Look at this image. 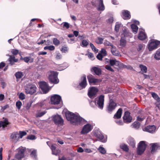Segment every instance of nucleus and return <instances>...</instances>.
I'll return each mask as SVG.
<instances>
[{
    "label": "nucleus",
    "mask_w": 160,
    "mask_h": 160,
    "mask_svg": "<svg viewBox=\"0 0 160 160\" xmlns=\"http://www.w3.org/2000/svg\"><path fill=\"white\" fill-rule=\"evenodd\" d=\"M65 116L68 120L74 125L80 124L83 122L84 120L79 115H76L74 113L69 111H67L65 113Z\"/></svg>",
    "instance_id": "nucleus-1"
},
{
    "label": "nucleus",
    "mask_w": 160,
    "mask_h": 160,
    "mask_svg": "<svg viewBox=\"0 0 160 160\" xmlns=\"http://www.w3.org/2000/svg\"><path fill=\"white\" fill-rule=\"evenodd\" d=\"M147 146V142L145 141H141L138 144L137 148V154L138 155L142 154L145 151Z\"/></svg>",
    "instance_id": "nucleus-2"
},
{
    "label": "nucleus",
    "mask_w": 160,
    "mask_h": 160,
    "mask_svg": "<svg viewBox=\"0 0 160 160\" xmlns=\"http://www.w3.org/2000/svg\"><path fill=\"white\" fill-rule=\"evenodd\" d=\"M27 134L25 131H20L19 132V134L17 132L12 133L11 135V138L12 139L14 142L16 143L19 138H22L23 136L26 135Z\"/></svg>",
    "instance_id": "nucleus-3"
},
{
    "label": "nucleus",
    "mask_w": 160,
    "mask_h": 160,
    "mask_svg": "<svg viewBox=\"0 0 160 160\" xmlns=\"http://www.w3.org/2000/svg\"><path fill=\"white\" fill-rule=\"evenodd\" d=\"M92 3L93 6L97 7L98 10L103 11L105 9L103 0H92Z\"/></svg>",
    "instance_id": "nucleus-4"
},
{
    "label": "nucleus",
    "mask_w": 160,
    "mask_h": 160,
    "mask_svg": "<svg viewBox=\"0 0 160 160\" xmlns=\"http://www.w3.org/2000/svg\"><path fill=\"white\" fill-rule=\"evenodd\" d=\"M58 73L55 71H52L49 74L48 79L51 82L54 84H57L59 82V80L57 77Z\"/></svg>",
    "instance_id": "nucleus-5"
},
{
    "label": "nucleus",
    "mask_w": 160,
    "mask_h": 160,
    "mask_svg": "<svg viewBox=\"0 0 160 160\" xmlns=\"http://www.w3.org/2000/svg\"><path fill=\"white\" fill-rule=\"evenodd\" d=\"M37 89V88L35 85L28 84L25 87V92L27 94L32 95L36 92Z\"/></svg>",
    "instance_id": "nucleus-6"
},
{
    "label": "nucleus",
    "mask_w": 160,
    "mask_h": 160,
    "mask_svg": "<svg viewBox=\"0 0 160 160\" xmlns=\"http://www.w3.org/2000/svg\"><path fill=\"white\" fill-rule=\"evenodd\" d=\"M25 148L22 147H19L18 149V152L15 155L16 158L20 160L24 158L25 156Z\"/></svg>",
    "instance_id": "nucleus-7"
},
{
    "label": "nucleus",
    "mask_w": 160,
    "mask_h": 160,
    "mask_svg": "<svg viewBox=\"0 0 160 160\" xmlns=\"http://www.w3.org/2000/svg\"><path fill=\"white\" fill-rule=\"evenodd\" d=\"M94 135L102 142H106L107 138H104L103 135L99 129H97L94 130Z\"/></svg>",
    "instance_id": "nucleus-8"
},
{
    "label": "nucleus",
    "mask_w": 160,
    "mask_h": 160,
    "mask_svg": "<svg viewBox=\"0 0 160 160\" xmlns=\"http://www.w3.org/2000/svg\"><path fill=\"white\" fill-rule=\"evenodd\" d=\"M160 44L159 41L152 40H151L150 43L148 44V49L150 51H152L157 48L158 46Z\"/></svg>",
    "instance_id": "nucleus-9"
},
{
    "label": "nucleus",
    "mask_w": 160,
    "mask_h": 160,
    "mask_svg": "<svg viewBox=\"0 0 160 160\" xmlns=\"http://www.w3.org/2000/svg\"><path fill=\"white\" fill-rule=\"evenodd\" d=\"M98 90L95 87H91L88 90V95L90 98H93L95 97L97 92H98Z\"/></svg>",
    "instance_id": "nucleus-10"
},
{
    "label": "nucleus",
    "mask_w": 160,
    "mask_h": 160,
    "mask_svg": "<svg viewBox=\"0 0 160 160\" xmlns=\"http://www.w3.org/2000/svg\"><path fill=\"white\" fill-rule=\"evenodd\" d=\"M61 100V97L57 94L52 96L51 98V103L52 104H59Z\"/></svg>",
    "instance_id": "nucleus-11"
},
{
    "label": "nucleus",
    "mask_w": 160,
    "mask_h": 160,
    "mask_svg": "<svg viewBox=\"0 0 160 160\" xmlns=\"http://www.w3.org/2000/svg\"><path fill=\"white\" fill-rule=\"evenodd\" d=\"M92 129V126L89 124H87L84 126L81 132L82 134H85L88 133Z\"/></svg>",
    "instance_id": "nucleus-12"
},
{
    "label": "nucleus",
    "mask_w": 160,
    "mask_h": 160,
    "mask_svg": "<svg viewBox=\"0 0 160 160\" xmlns=\"http://www.w3.org/2000/svg\"><path fill=\"white\" fill-rule=\"evenodd\" d=\"M117 106V104L112 99H110L107 107V110L108 112H111L115 109Z\"/></svg>",
    "instance_id": "nucleus-13"
},
{
    "label": "nucleus",
    "mask_w": 160,
    "mask_h": 160,
    "mask_svg": "<svg viewBox=\"0 0 160 160\" xmlns=\"http://www.w3.org/2000/svg\"><path fill=\"white\" fill-rule=\"evenodd\" d=\"M53 120L55 123L57 125H62L63 124V120L61 117L58 115L54 116Z\"/></svg>",
    "instance_id": "nucleus-14"
},
{
    "label": "nucleus",
    "mask_w": 160,
    "mask_h": 160,
    "mask_svg": "<svg viewBox=\"0 0 160 160\" xmlns=\"http://www.w3.org/2000/svg\"><path fill=\"white\" fill-rule=\"evenodd\" d=\"M39 86L44 93H46L48 92L49 90L48 86L46 82H41L39 83Z\"/></svg>",
    "instance_id": "nucleus-15"
},
{
    "label": "nucleus",
    "mask_w": 160,
    "mask_h": 160,
    "mask_svg": "<svg viewBox=\"0 0 160 160\" xmlns=\"http://www.w3.org/2000/svg\"><path fill=\"white\" fill-rule=\"evenodd\" d=\"M123 118L124 122L127 123L131 122L132 119V117L130 115V113L128 111L125 112Z\"/></svg>",
    "instance_id": "nucleus-16"
},
{
    "label": "nucleus",
    "mask_w": 160,
    "mask_h": 160,
    "mask_svg": "<svg viewBox=\"0 0 160 160\" xmlns=\"http://www.w3.org/2000/svg\"><path fill=\"white\" fill-rule=\"evenodd\" d=\"M104 96L103 95H101L99 97L98 100L97 102V105L100 109H102L103 108Z\"/></svg>",
    "instance_id": "nucleus-17"
},
{
    "label": "nucleus",
    "mask_w": 160,
    "mask_h": 160,
    "mask_svg": "<svg viewBox=\"0 0 160 160\" xmlns=\"http://www.w3.org/2000/svg\"><path fill=\"white\" fill-rule=\"evenodd\" d=\"M88 78L89 82L90 84H95L96 83L99 82L101 81L100 79L94 78L91 75L88 76Z\"/></svg>",
    "instance_id": "nucleus-18"
},
{
    "label": "nucleus",
    "mask_w": 160,
    "mask_h": 160,
    "mask_svg": "<svg viewBox=\"0 0 160 160\" xmlns=\"http://www.w3.org/2000/svg\"><path fill=\"white\" fill-rule=\"evenodd\" d=\"M2 119L3 120L0 121V128H4L9 125V122L7 118H3Z\"/></svg>",
    "instance_id": "nucleus-19"
},
{
    "label": "nucleus",
    "mask_w": 160,
    "mask_h": 160,
    "mask_svg": "<svg viewBox=\"0 0 160 160\" xmlns=\"http://www.w3.org/2000/svg\"><path fill=\"white\" fill-rule=\"evenodd\" d=\"M156 128L155 126L152 125L148 126L144 128V131L150 133H153L156 130Z\"/></svg>",
    "instance_id": "nucleus-20"
},
{
    "label": "nucleus",
    "mask_w": 160,
    "mask_h": 160,
    "mask_svg": "<svg viewBox=\"0 0 160 160\" xmlns=\"http://www.w3.org/2000/svg\"><path fill=\"white\" fill-rule=\"evenodd\" d=\"M81 80L82 81L79 83L80 86L82 88H85L87 85L86 76L85 75H83L81 78Z\"/></svg>",
    "instance_id": "nucleus-21"
},
{
    "label": "nucleus",
    "mask_w": 160,
    "mask_h": 160,
    "mask_svg": "<svg viewBox=\"0 0 160 160\" xmlns=\"http://www.w3.org/2000/svg\"><path fill=\"white\" fill-rule=\"evenodd\" d=\"M122 13L123 15L122 18L124 19H129L130 18L131 15L129 12L128 10H124L122 12Z\"/></svg>",
    "instance_id": "nucleus-22"
},
{
    "label": "nucleus",
    "mask_w": 160,
    "mask_h": 160,
    "mask_svg": "<svg viewBox=\"0 0 160 160\" xmlns=\"http://www.w3.org/2000/svg\"><path fill=\"white\" fill-rule=\"evenodd\" d=\"M111 52L113 55L116 56H119L120 55L119 52L117 50L116 48L114 46H112V47Z\"/></svg>",
    "instance_id": "nucleus-23"
},
{
    "label": "nucleus",
    "mask_w": 160,
    "mask_h": 160,
    "mask_svg": "<svg viewBox=\"0 0 160 160\" xmlns=\"http://www.w3.org/2000/svg\"><path fill=\"white\" fill-rule=\"evenodd\" d=\"M122 109L121 108L118 109L114 116V118L119 119L121 118L122 114Z\"/></svg>",
    "instance_id": "nucleus-24"
},
{
    "label": "nucleus",
    "mask_w": 160,
    "mask_h": 160,
    "mask_svg": "<svg viewBox=\"0 0 160 160\" xmlns=\"http://www.w3.org/2000/svg\"><path fill=\"white\" fill-rule=\"evenodd\" d=\"M147 37L145 33L142 32L141 31L139 32L138 38L140 40H144Z\"/></svg>",
    "instance_id": "nucleus-25"
},
{
    "label": "nucleus",
    "mask_w": 160,
    "mask_h": 160,
    "mask_svg": "<svg viewBox=\"0 0 160 160\" xmlns=\"http://www.w3.org/2000/svg\"><path fill=\"white\" fill-rule=\"evenodd\" d=\"M92 70L96 74L98 75H99L101 74V70L98 68L94 67L92 68Z\"/></svg>",
    "instance_id": "nucleus-26"
},
{
    "label": "nucleus",
    "mask_w": 160,
    "mask_h": 160,
    "mask_svg": "<svg viewBox=\"0 0 160 160\" xmlns=\"http://www.w3.org/2000/svg\"><path fill=\"white\" fill-rule=\"evenodd\" d=\"M108 60L107 62H108L109 61L110 64L111 66H113L114 65H118L119 64V62L116 60L115 59H107Z\"/></svg>",
    "instance_id": "nucleus-27"
},
{
    "label": "nucleus",
    "mask_w": 160,
    "mask_h": 160,
    "mask_svg": "<svg viewBox=\"0 0 160 160\" xmlns=\"http://www.w3.org/2000/svg\"><path fill=\"white\" fill-rule=\"evenodd\" d=\"M51 149L52 150V154L53 155H57L60 152V150L59 149L56 150L55 147L53 145H52Z\"/></svg>",
    "instance_id": "nucleus-28"
},
{
    "label": "nucleus",
    "mask_w": 160,
    "mask_h": 160,
    "mask_svg": "<svg viewBox=\"0 0 160 160\" xmlns=\"http://www.w3.org/2000/svg\"><path fill=\"white\" fill-rule=\"evenodd\" d=\"M126 41L124 37H121L120 41V45L122 47H124L126 45Z\"/></svg>",
    "instance_id": "nucleus-29"
},
{
    "label": "nucleus",
    "mask_w": 160,
    "mask_h": 160,
    "mask_svg": "<svg viewBox=\"0 0 160 160\" xmlns=\"http://www.w3.org/2000/svg\"><path fill=\"white\" fill-rule=\"evenodd\" d=\"M46 112H47L45 111L42 112L38 111L36 114V116L37 117H41L43 116Z\"/></svg>",
    "instance_id": "nucleus-30"
},
{
    "label": "nucleus",
    "mask_w": 160,
    "mask_h": 160,
    "mask_svg": "<svg viewBox=\"0 0 160 160\" xmlns=\"http://www.w3.org/2000/svg\"><path fill=\"white\" fill-rule=\"evenodd\" d=\"M29 152H31L30 155L33 158H36L37 155L36 154V150H34L33 149H32L29 150Z\"/></svg>",
    "instance_id": "nucleus-31"
},
{
    "label": "nucleus",
    "mask_w": 160,
    "mask_h": 160,
    "mask_svg": "<svg viewBox=\"0 0 160 160\" xmlns=\"http://www.w3.org/2000/svg\"><path fill=\"white\" fill-rule=\"evenodd\" d=\"M22 59L26 63H28V62L32 63L33 61V59L30 57H25Z\"/></svg>",
    "instance_id": "nucleus-32"
},
{
    "label": "nucleus",
    "mask_w": 160,
    "mask_h": 160,
    "mask_svg": "<svg viewBox=\"0 0 160 160\" xmlns=\"http://www.w3.org/2000/svg\"><path fill=\"white\" fill-rule=\"evenodd\" d=\"M139 67L140 68L141 70L143 73H146L147 71V67L142 64H140L139 66Z\"/></svg>",
    "instance_id": "nucleus-33"
},
{
    "label": "nucleus",
    "mask_w": 160,
    "mask_h": 160,
    "mask_svg": "<svg viewBox=\"0 0 160 160\" xmlns=\"http://www.w3.org/2000/svg\"><path fill=\"white\" fill-rule=\"evenodd\" d=\"M131 28L132 29L133 32L135 33H137L138 28L137 26L135 24H133L131 25Z\"/></svg>",
    "instance_id": "nucleus-34"
},
{
    "label": "nucleus",
    "mask_w": 160,
    "mask_h": 160,
    "mask_svg": "<svg viewBox=\"0 0 160 160\" xmlns=\"http://www.w3.org/2000/svg\"><path fill=\"white\" fill-rule=\"evenodd\" d=\"M129 144L133 148H134L135 146V142L132 138H130L129 139Z\"/></svg>",
    "instance_id": "nucleus-35"
},
{
    "label": "nucleus",
    "mask_w": 160,
    "mask_h": 160,
    "mask_svg": "<svg viewBox=\"0 0 160 160\" xmlns=\"http://www.w3.org/2000/svg\"><path fill=\"white\" fill-rule=\"evenodd\" d=\"M15 75L17 78L20 79L23 76V75L22 72H18L16 73Z\"/></svg>",
    "instance_id": "nucleus-36"
},
{
    "label": "nucleus",
    "mask_w": 160,
    "mask_h": 160,
    "mask_svg": "<svg viewBox=\"0 0 160 160\" xmlns=\"http://www.w3.org/2000/svg\"><path fill=\"white\" fill-rule=\"evenodd\" d=\"M152 96L158 102L160 101V98L159 97L155 92H152Z\"/></svg>",
    "instance_id": "nucleus-37"
},
{
    "label": "nucleus",
    "mask_w": 160,
    "mask_h": 160,
    "mask_svg": "<svg viewBox=\"0 0 160 160\" xmlns=\"http://www.w3.org/2000/svg\"><path fill=\"white\" fill-rule=\"evenodd\" d=\"M61 24L63 25V28L66 29H68L70 26L69 23L67 22H63Z\"/></svg>",
    "instance_id": "nucleus-38"
},
{
    "label": "nucleus",
    "mask_w": 160,
    "mask_h": 160,
    "mask_svg": "<svg viewBox=\"0 0 160 160\" xmlns=\"http://www.w3.org/2000/svg\"><path fill=\"white\" fill-rule=\"evenodd\" d=\"M120 147L121 149L126 152H128V151L129 149L128 147L125 144H122L120 145Z\"/></svg>",
    "instance_id": "nucleus-39"
},
{
    "label": "nucleus",
    "mask_w": 160,
    "mask_h": 160,
    "mask_svg": "<svg viewBox=\"0 0 160 160\" xmlns=\"http://www.w3.org/2000/svg\"><path fill=\"white\" fill-rule=\"evenodd\" d=\"M55 48L54 46L53 45H51L49 46H46L44 47V50H49L50 51H53L54 50Z\"/></svg>",
    "instance_id": "nucleus-40"
},
{
    "label": "nucleus",
    "mask_w": 160,
    "mask_h": 160,
    "mask_svg": "<svg viewBox=\"0 0 160 160\" xmlns=\"http://www.w3.org/2000/svg\"><path fill=\"white\" fill-rule=\"evenodd\" d=\"M11 65H13L14 64V62H17L18 61V59H16L15 58V57L13 56H11Z\"/></svg>",
    "instance_id": "nucleus-41"
},
{
    "label": "nucleus",
    "mask_w": 160,
    "mask_h": 160,
    "mask_svg": "<svg viewBox=\"0 0 160 160\" xmlns=\"http://www.w3.org/2000/svg\"><path fill=\"white\" fill-rule=\"evenodd\" d=\"M103 40V38L98 37L96 39L95 42L98 44H101L102 43Z\"/></svg>",
    "instance_id": "nucleus-42"
},
{
    "label": "nucleus",
    "mask_w": 160,
    "mask_h": 160,
    "mask_svg": "<svg viewBox=\"0 0 160 160\" xmlns=\"http://www.w3.org/2000/svg\"><path fill=\"white\" fill-rule=\"evenodd\" d=\"M145 118V117L143 115H140L137 117V120L141 122Z\"/></svg>",
    "instance_id": "nucleus-43"
},
{
    "label": "nucleus",
    "mask_w": 160,
    "mask_h": 160,
    "mask_svg": "<svg viewBox=\"0 0 160 160\" xmlns=\"http://www.w3.org/2000/svg\"><path fill=\"white\" fill-rule=\"evenodd\" d=\"M154 57L156 60L160 59V52L157 51L154 54Z\"/></svg>",
    "instance_id": "nucleus-44"
},
{
    "label": "nucleus",
    "mask_w": 160,
    "mask_h": 160,
    "mask_svg": "<svg viewBox=\"0 0 160 160\" xmlns=\"http://www.w3.org/2000/svg\"><path fill=\"white\" fill-rule=\"evenodd\" d=\"M98 150L100 153L102 154H105L106 153V151L105 149L101 146H100Z\"/></svg>",
    "instance_id": "nucleus-45"
},
{
    "label": "nucleus",
    "mask_w": 160,
    "mask_h": 160,
    "mask_svg": "<svg viewBox=\"0 0 160 160\" xmlns=\"http://www.w3.org/2000/svg\"><path fill=\"white\" fill-rule=\"evenodd\" d=\"M90 46L93 51L95 52V53H97L98 52V49L95 47L93 44L92 43H90Z\"/></svg>",
    "instance_id": "nucleus-46"
},
{
    "label": "nucleus",
    "mask_w": 160,
    "mask_h": 160,
    "mask_svg": "<svg viewBox=\"0 0 160 160\" xmlns=\"http://www.w3.org/2000/svg\"><path fill=\"white\" fill-rule=\"evenodd\" d=\"M53 44L56 46L59 45L60 43L59 41L56 38L53 39Z\"/></svg>",
    "instance_id": "nucleus-47"
},
{
    "label": "nucleus",
    "mask_w": 160,
    "mask_h": 160,
    "mask_svg": "<svg viewBox=\"0 0 160 160\" xmlns=\"http://www.w3.org/2000/svg\"><path fill=\"white\" fill-rule=\"evenodd\" d=\"M121 24L119 22H117L115 27V30L117 32L119 31V29L121 25Z\"/></svg>",
    "instance_id": "nucleus-48"
},
{
    "label": "nucleus",
    "mask_w": 160,
    "mask_h": 160,
    "mask_svg": "<svg viewBox=\"0 0 160 160\" xmlns=\"http://www.w3.org/2000/svg\"><path fill=\"white\" fill-rule=\"evenodd\" d=\"M157 145L156 144H153L152 146L151 152L152 153H153L156 150Z\"/></svg>",
    "instance_id": "nucleus-49"
},
{
    "label": "nucleus",
    "mask_w": 160,
    "mask_h": 160,
    "mask_svg": "<svg viewBox=\"0 0 160 160\" xmlns=\"http://www.w3.org/2000/svg\"><path fill=\"white\" fill-rule=\"evenodd\" d=\"M82 44L84 47H86L89 44V42L86 40H83L82 41Z\"/></svg>",
    "instance_id": "nucleus-50"
},
{
    "label": "nucleus",
    "mask_w": 160,
    "mask_h": 160,
    "mask_svg": "<svg viewBox=\"0 0 160 160\" xmlns=\"http://www.w3.org/2000/svg\"><path fill=\"white\" fill-rule=\"evenodd\" d=\"M140 125V124L139 123L135 122L133 123L132 126L133 128H137L139 127Z\"/></svg>",
    "instance_id": "nucleus-51"
},
{
    "label": "nucleus",
    "mask_w": 160,
    "mask_h": 160,
    "mask_svg": "<svg viewBox=\"0 0 160 160\" xmlns=\"http://www.w3.org/2000/svg\"><path fill=\"white\" fill-rule=\"evenodd\" d=\"M105 68L107 70H108V71H109L112 72H114V70L111 68V66L109 65H106V66H105Z\"/></svg>",
    "instance_id": "nucleus-52"
},
{
    "label": "nucleus",
    "mask_w": 160,
    "mask_h": 160,
    "mask_svg": "<svg viewBox=\"0 0 160 160\" xmlns=\"http://www.w3.org/2000/svg\"><path fill=\"white\" fill-rule=\"evenodd\" d=\"M87 55L88 58L92 60H93L94 59V57L93 54L92 53L88 52L87 54Z\"/></svg>",
    "instance_id": "nucleus-53"
},
{
    "label": "nucleus",
    "mask_w": 160,
    "mask_h": 160,
    "mask_svg": "<svg viewBox=\"0 0 160 160\" xmlns=\"http://www.w3.org/2000/svg\"><path fill=\"white\" fill-rule=\"evenodd\" d=\"M9 107V106L8 105H6L4 106L3 107H2V108L0 110L1 112H3L7 108H8Z\"/></svg>",
    "instance_id": "nucleus-54"
},
{
    "label": "nucleus",
    "mask_w": 160,
    "mask_h": 160,
    "mask_svg": "<svg viewBox=\"0 0 160 160\" xmlns=\"http://www.w3.org/2000/svg\"><path fill=\"white\" fill-rule=\"evenodd\" d=\"M22 105L21 102L20 101L17 102L16 103V106L18 109H20Z\"/></svg>",
    "instance_id": "nucleus-55"
},
{
    "label": "nucleus",
    "mask_w": 160,
    "mask_h": 160,
    "mask_svg": "<svg viewBox=\"0 0 160 160\" xmlns=\"http://www.w3.org/2000/svg\"><path fill=\"white\" fill-rule=\"evenodd\" d=\"M100 52L101 54H102L103 56H104L106 55H107V51L106 50L103 48H102Z\"/></svg>",
    "instance_id": "nucleus-56"
},
{
    "label": "nucleus",
    "mask_w": 160,
    "mask_h": 160,
    "mask_svg": "<svg viewBox=\"0 0 160 160\" xmlns=\"http://www.w3.org/2000/svg\"><path fill=\"white\" fill-rule=\"evenodd\" d=\"M104 44L105 46H111L112 47V46H113V45L111 43L106 40L105 41Z\"/></svg>",
    "instance_id": "nucleus-57"
},
{
    "label": "nucleus",
    "mask_w": 160,
    "mask_h": 160,
    "mask_svg": "<svg viewBox=\"0 0 160 160\" xmlns=\"http://www.w3.org/2000/svg\"><path fill=\"white\" fill-rule=\"evenodd\" d=\"M19 98L21 100H23L25 98V95L22 92L19 94Z\"/></svg>",
    "instance_id": "nucleus-58"
},
{
    "label": "nucleus",
    "mask_w": 160,
    "mask_h": 160,
    "mask_svg": "<svg viewBox=\"0 0 160 160\" xmlns=\"http://www.w3.org/2000/svg\"><path fill=\"white\" fill-rule=\"evenodd\" d=\"M27 138L30 140H35L36 139L35 136L34 135H29L28 136Z\"/></svg>",
    "instance_id": "nucleus-59"
},
{
    "label": "nucleus",
    "mask_w": 160,
    "mask_h": 160,
    "mask_svg": "<svg viewBox=\"0 0 160 160\" xmlns=\"http://www.w3.org/2000/svg\"><path fill=\"white\" fill-rule=\"evenodd\" d=\"M12 53L14 55H17L18 53V51L17 49H12L11 51Z\"/></svg>",
    "instance_id": "nucleus-60"
},
{
    "label": "nucleus",
    "mask_w": 160,
    "mask_h": 160,
    "mask_svg": "<svg viewBox=\"0 0 160 160\" xmlns=\"http://www.w3.org/2000/svg\"><path fill=\"white\" fill-rule=\"evenodd\" d=\"M103 56L102 54L100 53H98L97 56V58L100 60H101L102 59V58Z\"/></svg>",
    "instance_id": "nucleus-61"
},
{
    "label": "nucleus",
    "mask_w": 160,
    "mask_h": 160,
    "mask_svg": "<svg viewBox=\"0 0 160 160\" xmlns=\"http://www.w3.org/2000/svg\"><path fill=\"white\" fill-rule=\"evenodd\" d=\"M61 50L62 52L65 53L68 51V48L66 47H63L62 48Z\"/></svg>",
    "instance_id": "nucleus-62"
},
{
    "label": "nucleus",
    "mask_w": 160,
    "mask_h": 160,
    "mask_svg": "<svg viewBox=\"0 0 160 160\" xmlns=\"http://www.w3.org/2000/svg\"><path fill=\"white\" fill-rule=\"evenodd\" d=\"M5 63L4 62H2L0 63V69H2L5 66Z\"/></svg>",
    "instance_id": "nucleus-63"
},
{
    "label": "nucleus",
    "mask_w": 160,
    "mask_h": 160,
    "mask_svg": "<svg viewBox=\"0 0 160 160\" xmlns=\"http://www.w3.org/2000/svg\"><path fill=\"white\" fill-rule=\"evenodd\" d=\"M62 55L60 53H58L56 56V58L57 59H60L62 58Z\"/></svg>",
    "instance_id": "nucleus-64"
}]
</instances>
